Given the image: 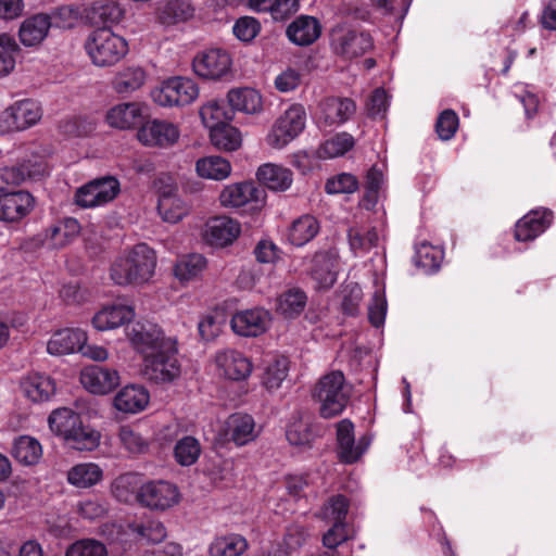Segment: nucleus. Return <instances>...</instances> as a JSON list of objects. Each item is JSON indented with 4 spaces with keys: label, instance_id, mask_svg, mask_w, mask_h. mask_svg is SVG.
<instances>
[{
    "label": "nucleus",
    "instance_id": "nucleus-29",
    "mask_svg": "<svg viewBox=\"0 0 556 556\" xmlns=\"http://www.w3.org/2000/svg\"><path fill=\"white\" fill-rule=\"evenodd\" d=\"M338 257L329 252L315 254L312 260L311 276L319 289H329L337 280Z\"/></svg>",
    "mask_w": 556,
    "mask_h": 556
},
{
    "label": "nucleus",
    "instance_id": "nucleus-43",
    "mask_svg": "<svg viewBox=\"0 0 556 556\" xmlns=\"http://www.w3.org/2000/svg\"><path fill=\"white\" fill-rule=\"evenodd\" d=\"M226 321V311L220 307H215L200 318L198 324L199 334L203 340L212 341L222 333Z\"/></svg>",
    "mask_w": 556,
    "mask_h": 556
},
{
    "label": "nucleus",
    "instance_id": "nucleus-21",
    "mask_svg": "<svg viewBox=\"0 0 556 556\" xmlns=\"http://www.w3.org/2000/svg\"><path fill=\"white\" fill-rule=\"evenodd\" d=\"M229 54L220 49H211L200 52L192 62L197 75L216 79L224 76L230 68Z\"/></svg>",
    "mask_w": 556,
    "mask_h": 556
},
{
    "label": "nucleus",
    "instance_id": "nucleus-55",
    "mask_svg": "<svg viewBox=\"0 0 556 556\" xmlns=\"http://www.w3.org/2000/svg\"><path fill=\"white\" fill-rule=\"evenodd\" d=\"M201 454L200 442L190 435L184 437L177 441L174 447V457L181 466L193 465Z\"/></svg>",
    "mask_w": 556,
    "mask_h": 556
},
{
    "label": "nucleus",
    "instance_id": "nucleus-30",
    "mask_svg": "<svg viewBox=\"0 0 556 556\" xmlns=\"http://www.w3.org/2000/svg\"><path fill=\"white\" fill-rule=\"evenodd\" d=\"M51 27V17L45 13L35 14L20 26L18 38L25 47H37L48 36Z\"/></svg>",
    "mask_w": 556,
    "mask_h": 556
},
{
    "label": "nucleus",
    "instance_id": "nucleus-63",
    "mask_svg": "<svg viewBox=\"0 0 556 556\" xmlns=\"http://www.w3.org/2000/svg\"><path fill=\"white\" fill-rule=\"evenodd\" d=\"M458 116L453 110H444L438 117L435 130L440 139L450 140L458 128Z\"/></svg>",
    "mask_w": 556,
    "mask_h": 556
},
{
    "label": "nucleus",
    "instance_id": "nucleus-45",
    "mask_svg": "<svg viewBox=\"0 0 556 556\" xmlns=\"http://www.w3.org/2000/svg\"><path fill=\"white\" fill-rule=\"evenodd\" d=\"M248 548L247 540L240 534L217 536L211 543V556H240Z\"/></svg>",
    "mask_w": 556,
    "mask_h": 556
},
{
    "label": "nucleus",
    "instance_id": "nucleus-62",
    "mask_svg": "<svg viewBox=\"0 0 556 556\" xmlns=\"http://www.w3.org/2000/svg\"><path fill=\"white\" fill-rule=\"evenodd\" d=\"M358 188V181L352 174L342 173L329 178L325 189L329 194L353 193Z\"/></svg>",
    "mask_w": 556,
    "mask_h": 556
},
{
    "label": "nucleus",
    "instance_id": "nucleus-41",
    "mask_svg": "<svg viewBox=\"0 0 556 556\" xmlns=\"http://www.w3.org/2000/svg\"><path fill=\"white\" fill-rule=\"evenodd\" d=\"M81 420L78 413L67 407H61L51 412L48 424L50 430L64 441Z\"/></svg>",
    "mask_w": 556,
    "mask_h": 556
},
{
    "label": "nucleus",
    "instance_id": "nucleus-27",
    "mask_svg": "<svg viewBox=\"0 0 556 556\" xmlns=\"http://www.w3.org/2000/svg\"><path fill=\"white\" fill-rule=\"evenodd\" d=\"M553 214L547 210L531 211L520 218L515 227V238L518 241L535 239L551 225Z\"/></svg>",
    "mask_w": 556,
    "mask_h": 556
},
{
    "label": "nucleus",
    "instance_id": "nucleus-49",
    "mask_svg": "<svg viewBox=\"0 0 556 556\" xmlns=\"http://www.w3.org/2000/svg\"><path fill=\"white\" fill-rule=\"evenodd\" d=\"M200 117L203 125L210 130L226 125L231 118L222 101L210 100L200 108Z\"/></svg>",
    "mask_w": 556,
    "mask_h": 556
},
{
    "label": "nucleus",
    "instance_id": "nucleus-17",
    "mask_svg": "<svg viewBox=\"0 0 556 556\" xmlns=\"http://www.w3.org/2000/svg\"><path fill=\"white\" fill-rule=\"evenodd\" d=\"M180 137L176 125L166 121L153 119L143 122L137 132L138 140L147 147L168 148Z\"/></svg>",
    "mask_w": 556,
    "mask_h": 556
},
{
    "label": "nucleus",
    "instance_id": "nucleus-53",
    "mask_svg": "<svg viewBox=\"0 0 556 556\" xmlns=\"http://www.w3.org/2000/svg\"><path fill=\"white\" fill-rule=\"evenodd\" d=\"M378 239V232L374 227H353L349 230L350 247L355 254L368 252L377 245Z\"/></svg>",
    "mask_w": 556,
    "mask_h": 556
},
{
    "label": "nucleus",
    "instance_id": "nucleus-15",
    "mask_svg": "<svg viewBox=\"0 0 556 556\" xmlns=\"http://www.w3.org/2000/svg\"><path fill=\"white\" fill-rule=\"evenodd\" d=\"M240 233L241 225L239 222L228 216L210 218L202 230L203 240L215 248L231 245Z\"/></svg>",
    "mask_w": 556,
    "mask_h": 556
},
{
    "label": "nucleus",
    "instance_id": "nucleus-57",
    "mask_svg": "<svg viewBox=\"0 0 556 556\" xmlns=\"http://www.w3.org/2000/svg\"><path fill=\"white\" fill-rule=\"evenodd\" d=\"M288 359L285 357L274 358L265 368L262 376L263 386L269 390H277L288 375Z\"/></svg>",
    "mask_w": 556,
    "mask_h": 556
},
{
    "label": "nucleus",
    "instance_id": "nucleus-31",
    "mask_svg": "<svg viewBox=\"0 0 556 556\" xmlns=\"http://www.w3.org/2000/svg\"><path fill=\"white\" fill-rule=\"evenodd\" d=\"M21 389L31 402L40 403L50 400L55 393V382L47 375L30 372L22 379Z\"/></svg>",
    "mask_w": 556,
    "mask_h": 556
},
{
    "label": "nucleus",
    "instance_id": "nucleus-14",
    "mask_svg": "<svg viewBox=\"0 0 556 556\" xmlns=\"http://www.w3.org/2000/svg\"><path fill=\"white\" fill-rule=\"evenodd\" d=\"M264 199V190L250 181L227 185L219 194V202L224 207L251 205V208L255 210L263 205Z\"/></svg>",
    "mask_w": 556,
    "mask_h": 556
},
{
    "label": "nucleus",
    "instance_id": "nucleus-32",
    "mask_svg": "<svg viewBox=\"0 0 556 556\" xmlns=\"http://www.w3.org/2000/svg\"><path fill=\"white\" fill-rule=\"evenodd\" d=\"M256 177L266 188L278 192L288 190L293 182L291 169L274 163L261 165L256 172Z\"/></svg>",
    "mask_w": 556,
    "mask_h": 556
},
{
    "label": "nucleus",
    "instance_id": "nucleus-18",
    "mask_svg": "<svg viewBox=\"0 0 556 556\" xmlns=\"http://www.w3.org/2000/svg\"><path fill=\"white\" fill-rule=\"evenodd\" d=\"M338 454L342 462L352 464L366 452L369 438L363 435L355 442L354 425L350 419H342L337 425Z\"/></svg>",
    "mask_w": 556,
    "mask_h": 556
},
{
    "label": "nucleus",
    "instance_id": "nucleus-9",
    "mask_svg": "<svg viewBox=\"0 0 556 556\" xmlns=\"http://www.w3.org/2000/svg\"><path fill=\"white\" fill-rule=\"evenodd\" d=\"M355 110L354 101L349 98L328 97L318 103L314 118L320 129L337 127L344 124Z\"/></svg>",
    "mask_w": 556,
    "mask_h": 556
},
{
    "label": "nucleus",
    "instance_id": "nucleus-33",
    "mask_svg": "<svg viewBox=\"0 0 556 556\" xmlns=\"http://www.w3.org/2000/svg\"><path fill=\"white\" fill-rule=\"evenodd\" d=\"M124 16L125 9L115 0H97L88 10V17L93 24L116 25Z\"/></svg>",
    "mask_w": 556,
    "mask_h": 556
},
{
    "label": "nucleus",
    "instance_id": "nucleus-20",
    "mask_svg": "<svg viewBox=\"0 0 556 556\" xmlns=\"http://www.w3.org/2000/svg\"><path fill=\"white\" fill-rule=\"evenodd\" d=\"M80 382L90 393L102 395L115 389L121 382V377L115 369L91 365L81 370Z\"/></svg>",
    "mask_w": 556,
    "mask_h": 556
},
{
    "label": "nucleus",
    "instance_id": "nucleus-7",
    "mask_svg": "<svg viewBox=\"0 0 556 556\" xmlns=\"http://www.w3.org/2000/svg\"><path fill=\"white\" fill-rule=\"evenodd\" d=\"M180 502L176 484L166 480H146L139 494V505L152 511H166Z\"/></svg>",
    "mask_w": 556,
    "mask_h": 556
},
{
    "label": "nucleus",
    "instance_id": "nucleus-54",
    "mask_svg": "<svg viewBox=\"0 0 556 556\" xmlns=\"http://www.w3.org/2000/svg\"><path fill=\"white\" fill-rule=\"evenodd\" d=\"M0 78L8 76L15 67V56L21 51L15 38L7 33L0 34Z\"/></svg>",
    "mask_w": 556,
    "mask_h": 556
},
{
    "label": "nucleus",
    "instance_id": "nucleus-25",
    "mask_svg": "<svg viewBox=\"0 0 556 556\" xmlns=\"http://www.w3.org/2000/svg\"><path fill=\"white\" fill-rule=\"evenodd\" d=\"M332 45L338 53L346 58H355L371 49L372 39L366 33L339 30L333 34Z\"/></svg>",
    "mask_w": 556,
    "mask_h": 556
},
{
    "label": "nucleus",
    "instance_id": "nucleus-64",
    "mask_svg": "<svg viewBox=\"0 0 556 556\" xmlns=\"http://www.w3.org/2000/svg\"><path fill=\"white\" fill-rule=\"evenodd\" d=\"M416 260L425 269H437L442 260V252L431 244L422 243L417 249Z\"/></svg>",
    "mask_w": 556,
    "mask_h": 556
},
{
    "label": "nucleus",
    "instance_id": "nucleus-60",
    "mask_svg": "<svg viewBox=\"0 0 556 556\" xmlns=\"http://www.w3.org/2000/svg\"><path fill=\"white\" fill-rule=\"evenodd\" d=\"M349 510L348 498L343 495L331 497L323 508V518L332 523H345Z\"/></svg>",
    "mask_w": 556,
    "mask_h": 556
},
{
    "label": "nucleus",
    "instance_id": "nucleus-51",
    "mask_svg": "<svg viewBox=\"0 0 556 556\" xmlns=\"http://www.w3.org/2000/svg\"><path fill=\"white\" fill-rule=\"evenodd\" d=\"M306 305V295L300 289H290L277 300V312L286 318L299 316Z\"/></svg>",
    "mask_w": 556,
    "mask_h": 556
},
{
    "label": "nucleus",
    "instance_id": "nucleus-40",
    "mask_svg": "<svg viewBox=\"0 0 556 556\" xmlns=\"http://www.w3.org/2000/svg\"><path fill=\"white\" fill-rule=\"evenodd\" d=\"M12 456L24 466H34L42 456L41 444L30 435H21L14 440Z\"/></svg>",
    "mask_w": 556,
    "mask_h": 556
},
{
    "label": "nucleus",
    "instance_id": "nucleus-23",
    "mask_svg": "<svg viewBox=\"0 0 556 556\" xmlns=\"http://www.w3.org/2000/svg\"><path fill=\"white\" fill-rule=\"evenodd\" d=\"M135 317L134 307L121 302L104 305L92 317L91 324L98 331L118 328Z\"/></svg>",
    "mask_w": 556,
    "mask_h": 556
},
{
    "label": "nucleus",
    "instance_id": "nucleus-46",
    "mask_svg": "<svg viewBox=\"0 0 556 556\" xmlns=\"http://www.w3.org/2000/svg\"><path fill=\"white\" fill-rule=\"evenodd\" d=\"M116 435L119 446L131 455L144 454L149 450V441L132 425L121 426Z\"/></svg>",
    "mask_w": 556,
    "mask_h": 556
},
{
    "label": "nucleus",
    "instance_id": "nucleus-5",
    "mask_svg": "<svg viewBox=\"0 0 556 556\" xmlns=\"http://www.w3.org/2000/svg\"><path fill=\"white\" fill-rule=\"evenodd\" d=\"M305 123V109L301 104H293L275 121L265 141L270 148L280 150L304 130Z\"/></svg>",
    "mask_w": 556,
    "mask_h": 556
},
{
    "label": "nucleus",
    "instance_id": "nucleus-58",
    "mask_svg": "<svg viewBox=\"0 0 556 556\" xmlns=\"http://www.w3.org/2000/svg\"><path fill=\"white\" fill-rule=\"evenodd\" d=\"M286 437L290 444L296 446L309 445L314 440L311 424L302 418H296L288 425Z\"/></svg>",
    "mask_w": 556,
    "mask_h": 556
},
{
    "label": "nucleus",
    "instance_id": "nucleus-1",
    "mask_svg": "<svg viewBox=\"0 0 556 556\" xmlns=\"http://www.w3.org/2000/svg\"><path fill=\"white\" fill-rule=\"evenodd\" d=\"M132 349L141 356V376L155 384H167L181 375L178 359V341L166 336L152 323H135L126 328Z\"/></svg>",
    "mask_w": 556,
    "mask_h": 556
},
{
    "label": "nucleus",
    "instance_id": "nucleus-36",
    "mask_svg": "<svg viewBox=\"0 0 556 556\" xmlns=\"http://www.w3.org/2000/svg\"><path fill=\"white\" fill-rule=\"evenodd\" d=\"M231 164L218 155H210L195 162V173L199 177L208 180L220 181L231 174Z\"/></svg>",
    "mask_w": 556,
    "mask_h": 556
},
{
    "label": "nucleus",
    "instance_id": "nucleus-8",
    "mask_svg": "<svg viewBox=\"0 0 556 556\" xmlns=\"http://www.w3.org/2000/svg\"><path fill=\"white\" fill-rule=\"evenodd\" d=\"M119 190L118 180L112 176H105L78 188L75 193V202L85 208L101 206L113 201Z\"/></svg>",
    "mask_w": 556,
    "mask_h": 556
},
{
    "label": "nucleus",
    "instance_id": "nucleus-26",
    "mask_svg": "<svg viewBox=\"0 0 556 556\" xmlns=\"http://www.w3.org/2000/svg\"><path fill=\"white\" fill-rule=\"evenodd\" d=\"M146 479L137 472H125L117 476L111 483L113 497L124 504H138Z\"/></svg>",
    "mask_w": 556,
    "mask_h": 556
},
{
    "label": "nucleus",
    "instance_id": "nucleus-42",
    "mask_svg": "<svg viewBox=\"0 0 556 556\" xmlns=\"http://www.w3.org/2000/svg\"><path fill=\"white\" fill-rule=\"evenodd\" d=\"M319 231V224L312 215H303L295 219L288 231V240L295 247H303Z\"/></svg>",
    "mask_w": 556,
    "mask_h": 556
},
{
    "label": "nucleus",
    "instance_id": "nucleus-38",
    "mask_svg": "<svg viewBox=\"0 0 556 556\" xmlns=\"http://www.w3.org/2000/svg\"><path fill=\"white\" fill-rule=\"evenodd\" d=\"M194 14V8L187 0H167L159 3L157 17L163 24L185 22Z\"/></svg>",
    "mask_w": 556,
    "mask_h": 556
},
{
    "label": "nucleus",
    "instance_id": "nucleus-47",
    "mask_svg": "<svg viewBox=\"0 0 556 556\" xmlns=\"http://www.w3.org/2000/svg\"><path fill=\"white\" fill-rule=\"evenodd\" d=\"M159 213L163 220L175 224L188 213L185 202L173 192H163L159 199Z\"/></svg>",
    "mask_w": 556,
    "mask_h": 556
},
{
    "label": "nucleus",
    "instance_id": "nucleus-44",
    "mask_svg": "<svg viewBox=\"0 0 556 556\" xmlns=\"http://www.w3.org/2000/svg\"><path fill=\"white\" fill-rule=\"evenodd\" d=\"M103 478L102 469L93 463H83L74 466L67 472V480L77 488H90Z\"/></svg>",
    "mask_w": 556,
    "mask_h": 556
},
{
    "label": "nucleus",
    "instance_id": "nucleus-4",
    "mask_svg": "<svg viewBox=\"0 0 556 556\" xmlns=\"http://www.w3.org/2000/svg\"><path fill=\"white\" fill-rule=\"evenodd\" d=\"M352 394V387L345 381L343 372L333 370L324 375L316 383L313 399L319 404L323 418H333L345 409Z\"/></svg>",
    "mask_w": 556,
    "mask_h": 556
},
{
    "label": "nucleus",
    "instance_id": "nucleus-12",
    "mask_svg": "<svg viewBox=\"0 0 556 556\" xmlns=\"http://www.w3.org/2000/svg\"><path fill=\"white\" fill-rule=\"evenodd\" d=\"M214 364L218 376L232 380L243 381L253 370L251 359L235 349H223L215 353Z\"/></svg>",
    "mask_w": 556,
    "mask_h": 556
},
{
    "label": "nucleus",
    "instance_id": "nucleus-39",
    "mask_svg": "<svg viewBox=\"0 0 556 556\" xmlns=\"http://www.w3.org/2000/svg\"><path fill=\"white\" fill-rule=\"evenodd\" d=\"M130 532L138 541L147 544H159L167 535V531L162 521L153 518H146L129 525Z\"/></svg>",
    "mask_w": 556,
    "mask_h": 556
},
{
    "label": "nucleus",
    "instance_id": "nucleus-10",
    "mask_svg": "<svg viewBox=\"0 0 556 556\" xmlns=\"http://www.w3.org/2000/svg\"><path fill=\"white\" fill-rule=\"evenodd\" d=\"M35 205L36 200L28 191L4 192L0 194V222L9 226L20 225Z\"/></svg>",
    "mask_w": 556,
    "mask_h": 556
},
{
    "label": "nucleus",
    "instance_id": "nucleus-28",
    "mask_svg": "<svg viewBox=\"0 0 556 556\" xmlns=\"http://www.w3.org/2000/svg\"><path fill=\"white\" fill-rule=\"evenodd\" d=\"M148 79L146 70L138 65L119 68L111 80L112 89L121 96H128L141 89Z\"/></svg>",
    "mask_w": 556,
    "mask_h": 556
},
{
    "label": "nucleus",
    "instance_id": "nucleus-19",
    "mask_svg": "<svg viewBox=\"0 0 556 556\" xmlns=\"http://www.w3.org/2000/svg\"><path fill=\"white\" fill-rule=\"evenodd\" d=\"M88 334L80 328H62L54 331L47 342V352L63 356L79 352L87 343Z\"/></svg>",
    "mask_w": 556,
    "mask_h": 556
},
{
    "label": "nucleus",
    "instance_id": "nucleus-37",
    "mask_svg": "<svg viewBox=\"0 0 556 556\" xmlns=\"http://www.w3.org/2000/svg\"><path fill=\"white\" fill-rule=\"evenodd\" d=\"M100 440L101 433L89 425H85L81 420L75 427V430L66 437L64 444L79 452H90L100 445Z\"/></svg>",
    "mask_w": 556,
    "mask_h": 556
},
{
    "label": "nucleus",
    "instance_id": "nucleus-50",
    "mask_svg": "<svg viewBox=\"0 0 556 556\" xmlns=\"http://www.w3.org/2000/svg\"><path fill=\"white\" fill-rule=\"evenodd\" d=\"M206 267L203 255L193 253L180 257L174 268V274L180 281H190L199 277Z\"/></svg>",
    "mask_w": 556,
    "mask_h": 556
},
{
    "label": "nucleus",
    "instance_id": "nucleus-52",
    "mask_svg": "<svg viewBox=\"0 0 556 556\" xmlns=\"http://www.w3.org/2000/svg\"><path fill=\"white\" fill-rule=\"evenodd\" d=\"M355 144L354 138L348 132H339L326 140L318 149L321 159H333L344 155Z\"/></svg>",
    "mask_w": 556,
    "mask_h": 556
},
{
    "label": "nucleus",
    "instance_id": "nucleus-48",
    "mask_svg": "<svg viewBox=\"0 0 556 556\" xmlns=\"http://www.w3.org/2000/svg\"><path fill=\"white\" fill-rule=\"evenodd\" d=\"M210 139L215 148L225 151H236L242 143L241 132L229 123L210 131Z\"/></svg>",
    "mask_w": 556,
    "mask_h": 556
},
{
    "label": "nucleus",
    "instance_id": "nucleus-11",
    "mask_svg": "<svg viewBox=\"0 0 556 556\" xmlns=\"http://www.w3.org/2000/svg\"><path fill=\"white\" fill-rule=\"evenodd\" d=\"M40 117L38 103L31 100L18 101L0 114V128L2 131L24 130L35 125Z\"/></svg>",
    "mask_w": 556,
    "mask_h": 556
},
{
    "label": "nucleus",
    "instance_id": "nucleus-13",
    "mask_svg": "<svg viewBox=\"0 0 556 556\" xmlns=\"http://www.w3.org/2000/svg\"><path fill=\"white\" fill-rule=\"evenodd\" d=\"M148 106L138 101L121 102L105 113V122L111 128L129 130L141 127L148 116Z\"/></svg>",
    "mask_w": 556,
    "mask_h": 556
},
{
    "label": "nucleus",
    "instance_id": "nucleus-56",
    "mask_svg": "<svg viewBox=\"0 0 556 556\" xmlns=\"http://www.w3.org/2000/svg\"><path fill=\"white\" fill-rule=\"evenodd\" d=\"M80 231V225L77 219L67 217L59 224L52 226L49 230V238L54 247H63L75 238Z\"/></svg>",
    "mask_w": 556,
    "mask_h": 556
},
{
    "label": "nucleus",
    "instance_id": "nucleus-35",
    "mask_svg": "<svg viewBox=\"0 0 556 556\" xmlns=\"http://www.w3.org/2000/svg\"><path fill=\"white\" fill-rule=\"evenodd\" d=\"M231 108L245 114H258L263 110V97L253 88H238L228 92Z\"/></svg>",
    "mask_w": 556,
    "mask_h": 556
},
{
    "label": "nucleus",
    "instance_id": "nucleus-34",
    "mask_svg": "<svg viewBox=\"0 0 556 556\" xmlns=\"http://www.w3.org/2000/svg\"><path fill=\"white\" fill-rule=\"evenodd\" d=\"M288 38L298 46H308L320 35L319 22L312 16L302 15L287 29Z\"/></svg>",
    "mask_w": 556,
    "mask_h": 556
},
{
    "label": "nucleus",
    "instance_id": "nucleus-6",
    "mask_svg": "<svg viewBox=\"0 0 556 556\" xmlns=\"http://www.w3.org/2000/svg\"><path fill=\"white\" fill-rule=\"evenodd\" d=\"M151 97L161 106L187 105L199 97V88L191 78L172 77L154 88Z\"/></svg>",
    "mask_w": 556,
    "mask_h": 556
},
{
    "label": "nucleus",
    "instance_id": "nucleus-3",
    "mask_svg": "<svg viewBox=\"0 0 556 556\" xmlns=\"http://www.w3.org/2000/svg\"><path fill=\"white\" fill-rule=\"evenodd\" d=\"M84 49L90 62L100 68L119 63L128 53V42L110 27L92 30L84 42Z\"/></svg>",
    "mask_w": 556,
    "mask_h": 556
},
{
    "label": "nucleus",
    "instance_id": "nucleus-61",
    "mask_svg": "<svg viewBox=\"0 0 556 556\" xmlns=\"http://www.w3.org/2000/svg\"><path fill=\"white\" fill-rule=\"evenodd\" d=\"M59 295L67 305H81L90 299L89 290L77 281L64 283L59 291Z\"/></svg>",
    "mask_w": 556,
    "mask_h": 556
},
{
    "label": "nucleus",
    "instance_id": "nucleus-2",
    "mask_svg": "<svg viewBox=\"0 0 556 556\" xmlns=\"http://www.w3.org/2000/svg\"><path fill=\"white\" fill-rule=\"evenodd\" d=\"M156 267V254L146 243L126 250L115 258L110 277L118 286H141L151 280Z\"/></svg>",
    "mask_w": 556,
    "mask_h": 556
},
{
    "label": "nucleus",
    "instance_id": "nucleus-24",
    "mask_svg": "<svg viewBox=\"0 0 556 556\" xmlns=\"http://www.w3.org/2000/svg\"><path fill=\"white\" fill-rule=\"evenodd\" d=\"M258 435L254 418L249 414L236 413L225 422V437L238 446L254 441Z\"/></svg>",
    "mask_w": 556,
    "mask_h": 556
},
{
    "label": "nucleus",
    "instance_id": "nucleus-22",
    "mask_svg": "<svg viewBox=\"0 0 556 556\" xmlns=\"http://www.w3.org/2000/svg\"><path fill=\"white\" fill-rule=\"evenodd\" d=\"M149 403L150 393L140 384L123 387L113 399V407L126 415H136L143 412Z\"/></svg>",
    "mask_w": 556,
    "mask_h": 556
},
{
    "label": "nucleus",
    "instance_id": "nucleus-16",
    "mask_svg": "<svg viewBox=\"0 0 556 556\" xmlns=\"http://www.w3.org/2000/svg\"><path fill=\"white\" fill-rule=\"evenodd\" d=\"M271 315L261 307L242 309L232 315L230 326L241 337H257L270 326Z\"/></svg>",
    "mask_w": 556,
    "mask_h": 556
},
{
    "label": "nucleus",
    "instance_id": "nucleus-59",
    "mask_svg": "<svg viewBox=\"0 0 556 556\" xmlns=\"http://www.w3.org/2000/svg\"><path fill=\"white\" fill-rule=\"evenodd\" d=\"M65 556H108V549L98 540L81 539L67 547Z\"/></svg>",
    "mask_w": 556,
    "mask_h": 556
}]
</instances>
